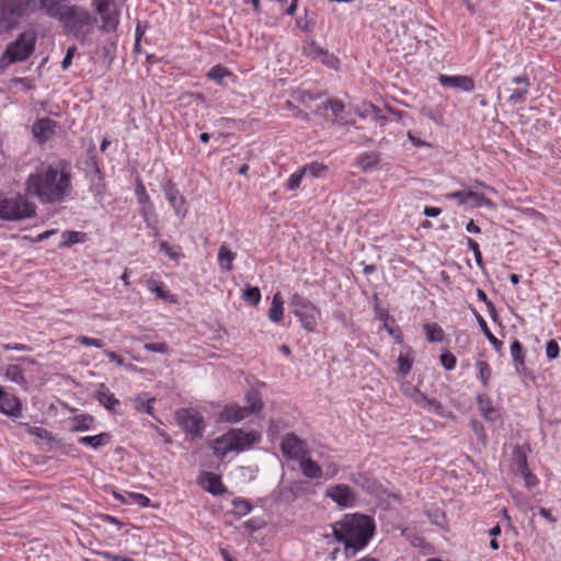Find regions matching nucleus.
I'll return each instance as SVG.
<instances>
[{
    "label": "nucleus",
    "mask_w": 561,
    "mask_h": 561,
    "mask_svg": "<svg viewBox=\"0 0 561 561\" xmlns=\"http://www.w3.org/2000/svg\"><path fill=\"white\" fill-rule=\"evenodd\" d=\"M478 405L482 415L486 421H492L495 416V409L492 405L491 400L488 397L479 396Z\"/></svg>",
    "instance_id": "40"
},
{
    "label": "nucleus",
    "mask_w": 561,
    "mask_h": 561,
    "mask_svg": "<svg viewBox=\"0 0 561 561\" xmlns=\"http://www.w3.org/2000/svg\"><path fill=\"white\" fill-rule=\"evenodd\" d=\"M111 440V435L108 433H100L98 435L92 436H80L78 438V443L89 446L92 449H99L105 445H107Z\"/></svg>",
    "instance_id": "26"
},
{
    "label": "nucleus",
    "mask_w": 561,
    "mask_h": 561,
    "mask_svg": "<svg viewBox=\"0 0 561 561\" xmlns=\"http://www.w3.org/2000/svg\"><path fill=\"white\" fill-rule=\"evenodd\" d=\"M319 62L322 65L331 68V69H337L340 66V60L337 57H335L333 54H330L325 49L322 51L321 57L318 59Z\"/></svg>",
    "instance_id": "47"
},
{
    "label": "nucleus",
    "mask_w": 561,
    "mask_h": 561,
    "mask_svg": "<svg viewBox=\"0 0 561 561\" xmlns=\"http://www.w3.org/2000/svg\"><path fill=\"white\" fill-rule=\"evenodd\" d=\"M35 214L34 206L24 195L0 198V218L3 220H21Z\"/></svg>",
    "instance_id": "6"
},
{
    "label": "nucleus",
    "mask_w": 561,
    "mask_h": 561,
    "mask_svg": "<svg viewBox=\"0 0 561 561\" xmlns=\"http://www.w3.org/2000/svg\"><path fill=\"white\" fill-rule=\"evenodd\" d=\"M47 14L57 18L64 25L67 34L83 41L90 34L93 19L85 9L76 5H65L60 0H41Z\"/></svg>",
    "instance_id": "3"
},
{
    "label": "nucleus",
    "mask_w": 561,
    "mask_h": 561,
    "mask_svg": "<svg viewBox=\"0 0 561 561\" xmlns=\"http://www.w3.org/2000/svg\"><path fill=\"white\" fill-rule=\"evenodd\" d=\"M328 107L332 111V113L337 116L344 111V104L342 101L333 99L329 100Z\"/></svg>",
    "instance_id": "58"
},
{
    "label": "nucleus",
    "mask_w": 561,
    "mask_h": 561,
    "mask_svg": "<svg viewBox=\"0 0 561 561\" xmlns=\"http://www.w3.org/2000/svg\"><path fill=\"white\" fill-rule=\"evenodd\" d=\"M437 80L445 88L460 89L465 92H471L474 90V81L469 76H449L439 73Z\"/></svg>",
    "instance_id": "16"
},
{
    "label": "nucleus",
    "mask_w": 561,
    "mask_h": 561,
    "mask_svg": "<svg viewBox=\"0 0 561 561\" xmlns=\"http://www.w3.org/2000/svg\"><path fill=\"white\" fill-rule=\"evenodd\" d=\"M415 360L414 351L411 346H405L397 358L398 374L405 377L412 369Z\"/></svg>",
    "instance_id": "20"
},
{
    "label": "nucleus",
    "mask_w": 561,
    "mask_h": 561,
    "mask_svg": "<svg viewBox=\"0 0 561 561\" xmlns=\"http://www.w3.org/2000/svg\"><path fill=\"white\" fill-rule=\"evenodd\" d=\"M331 528L334 540L343 545L345 557L352 558L368 546L375 535L376 525L370 516L352 513L344 514Z\"/></svg>",
    "instance_id": "1"
},
{
    "label": "nucleus",
    "mask_w": 561,
    "mask_h": 561,
    "mask_svg": "<svg viewBox=\"0 0 561 561\" xmlns=\"http://www.w3.org/2000/svg\"><path fill=\"white\" fill-rule=\"evenodd\" d=\"M159 249L173 261H178L180 257L183 256L182 249L180 245H171L167 241H160Z\"/></svg>",
    "instance_id": "42"
},
{
    "label": "nucleus",
    "mask_w": 561,
    "mask_h": 561,
    "mask_svg": "<svg viewBox=\"0 0 561 561\" xmlns=\"http://www.w3.org/2000/svg\"><path fill=\"white\" fill-rule=\"evenodd\" d=\"M380 161V153L378 151H369L359 154L356 158L355 165H357L362 171L368 172L375 169Z\"/></svg>",
    "instance_id": "23"
},
{
    "label": "nucleus",
    "mask_w": 561,
    "mask_h": 561,
    "mask_svg": "<svg viewBox=\"0 0 561 561\" xmlns=\"http://www.w3.org/2000/svg\"><path fill=\"white\" fill-rule=\"evenodd\" d=\"M467 205H470L472 207H482V206L491 207L493 205V203L490 198H488L482 193L467 191Z\"/></svg>",
    "instance_id": "36"
},
{
    "label": "nucleus",
    "mask_w": 561,
    "mask_h": 561,
    "mask_svg": "<svg viewBox=\"0 0 561 561\" xmlns=\"http://www.w3.org/2000/svg\"><path fill=\"white\" fill-rule=\"evenodd\" d=\"M198 484L213 495H222L227 492L221 477L211 471H202L197 478Z\"/></svg>",
    "instance_id": "15"
},
{
    "label": "nucleus",
    "mask_w": 561,
    "mask_h": 561,
    "mask_svg": "<svg viewBox=\"0 0 561 561\" xmlns=\"http://www.w3.org/2000/svg\"><path fill=\"white\" fill-rule=\"evenodd\" d=\"M323 50L324 49L316 42H311L304 46L302 53L305 56L318 61Z\"/></svg>",
    "instance_id": "45"
},
{
    "label": "nucleus",
    "mask_w": 561,
    "mask_h": 561,
    "mask_svg": "<svg viewBox=\"0 0 561 561\" xmlns=\"http://www.w3.org/2000/svg\"><path fill=\"white\" fill-rule=\"evenodd\" d=\"M5 377L18 383L22 382L24 379L21 368L16 365H9L5 368Z\"/></svg>",
    "instance_id": "50"
},
{
    "label": "nucleus",
    "mask_w": 561,
    "mask_h": 561,
    "mask_svg": "<svg viewBox=\"0 0 561 561\" xmlns=\"http://www.w3.org/2000/svg\"><path fill=\"white\" fill-rule=\"evenodd\" d=\"M280 450L287 459L296 461L309 454L307 444L295 434H287L283 437Z\"/></svg>",
    "instance_id": "12"
},
{
    "label": "nucleus",
    "mask_w": 561,
    "mask_h": 561,
    "mask_svg": "<svg viewBox=\"0 0 561 561\" xmlns=\"http://www.w3.org/2000/svg\"><path fill=\"white\" fill-rule=\"evenodd\" d=\"M439 363L444 367V369L450 371L456 368L457 357L448 350H445L439 355Z\"/></svg>",
    "instance_id": "43"
},
{
    "label": "nucleus",
    "mask_w": 561,
    "mask_h": 561,
    "mask_svg": "<svg viewBox=\"0 0 561 561\" xmlns=\"http://www.w3.org/2000/svg\"><path fill=\"white\" fill-rule=\"evenodd\" d=\"M511 356L513 364L517 370L525 367L526 351L524 345L518 341L514 340L511 343Z\"/></svg>",
    "instance_id": "28"
},
{
    "label": "nucleus",
    "mask_w": 561,
    "mask_h": 561,
    "mask_svg": "<svg viewBox=\"0 0 561 561\" xmlns=\"http://www.w3.org/2000/svg\"><path fill=\"white\" fill-rule=\"evenodd\" d=\"M237 257V254L232 252L226 243H222L218 251V264L219 266L230 272L232 270V263L234 259Z\"/></svg>",
    "instance_id": "30"
},
{
    "label": "nucleus",
    "mask_w": 561,
    "mask_h": 561,
    "mask_svg": "<svg viewBox=\"0 0 561 561\" xmlns=\"http://www.w3.org/2000/svg\"><path fill=\"white\" fill-rule=\"evenodd\" d=\"M57 123L50 118L37 119V142H45L56 131Z\"/></svg>",
    "instance_id": "25"
},
{
    "label": "nucleus",
    "mask_w": 561,
    "mask_h": 561,
    "mask_svg": "<svg viewBox=\"0 0 561 561\" xmlns=\"http://www.w3.org/2000/svg\"><path fill=\"white\" fill-rule=\"evenodd\" d=\"M298 463L306 478L320 479L323 474L322 468L310 458V453L301 458Z\"/></svg>",
    "instance_id": "22"
},
{
    "label": "nucleus",
    "mask_w": 561,
    "mask_h": 561,
    "mask_svg": "<svg viewBox=\"0 0 561 561\" xmlns=\"http://www.w3.org/2000/svg\"><path fill=\"white\" fill-rule=\"evenodd\" d=\"M306 175L304 174V172H301V168L298 169L297 171H295L293 174L289 175V178L287 179V181L285 183V187L288 191H295V190L299 188V186L302 182V179Z\"/></svg>",
    "instance_id": "44"
},
{
    "label": "nucleus",
    "mask_w": 561,
    "mask_h": 561,
    "mask_svg": "<svg viewBox=\"0 0 561 561\" xmlns=\"http://www.w3.org/2000/svg\"><path fill=\"white\" fill-rule=\"evenodd\" d=\"M245 407L237 404L227 405L220 413L219 421H243L251 416V414L259 413L263 407V400L256 390H249L245 393Z\"/></svg>",
    "instance_id": "5"
},
{
    "label": "nucleus",
    "mask_w": 561,
    "mask_h": 561,
    "mask_svg": "<svg viewBox=\"0 0 561 561\" xmlns=\"http://www.w3.org/2000/svg\"><path fill=\"white\" fill-rule=\"evenodd\" d=\"M327 171H328V165H325L319 161H312L310 163L305 164L301 168V172H304V174L306 176H310V178H314V179L322 176Z\"/></svg>",
    "instance_id": "35"
},
{
    "label": "nucleus",
    "mask_w": 561,
    "mask_h": 561,
    "mask_svg": "<svg viewBox=\"0 0 561 561\" xmlns=\"http://www.w3.org/2000/svg\"><path fill=\"white\" fill-rule=\"evenodd\" d=\"M114 497L123 503H129V500L141 507H147L150 504V499L141 493L129 492L127 497L114 492Z\"/></svg>",
    "instance_id": "34"
},
{
    "label": "nucleus",
    "mask_w": 561,
    "mask_h": 561,
    "mask_svg": "<svg viewBox=\"0 0 561 561\" xmlns=\"http://www.w3.org/2000/svg\"><path fill=\"white\" fill-rule=\"evenodd\" d=\"M476 369L478 371V379L482 383L483 388H488L492 378V368L485 360H477Z\"/></svg>",
    "instance_id": "32"
},
{
    "label": "nucleus",
    "mask_w": 561,
    "mask_h": 561,
    "mask_svg": "<svg viewBox=\"0 0 561 561\" xmlns=\"http://www.w3.org/2000/svg\"><path fill=\"white\" fill-rule=\"evenodd\" d=\"M156 402V398L150 397L149 393L147 392L139 393L133 399L135 410H137L138 412L147 413L149 416L153 419H158L153 411V404Z\"/></svg>",
    "instance_id": "21"
},
{
    "label": "nucleus",
    "mask_w": 561,
    "mask_h": 561,
    "mask_svg": "<svg viewBox=\"0 0 561 561\" xmlns=\"http://www.w3.org/2000/svg\"><path fill=\"white\" fill-rule=\"evenodd\" d=\"M423 329L426 335V340L431 343H439L445 337L443 328L436 322L425 323Z\"/></svg>",
    "instance_id": "31"
},
{
    "label": "nucleus",
    "mask_w": 561,
    "mask_h": 561,
    "mask_svg": "<svg viewBox=\"0 0 561 561\" xmlns=\"http://www.w3.org/2000/svg\"><path fill=\"white\" fill-rule=\"evenodd\" d=\"M233 507L240 515H247L252 510V505L250 504L249 501L240 499L233 501Z\"/></svg>",
    "instance_id": "55"
},
{
    "label": "nucleus",
    "mask_w": 561,
    "mask_h": 561,
    "mask_svg": "<svg viewBox=\"0 0 561 561\" xmlns=\"http://www.w3.org/2000/svg\"><path fill=\"white\" fill-rule=\"evenodd\" d=\"M77 48L75 46H71L68 48L66 56L62 59L61 67L64 70H67L70 65L72 64V58L75 56Z\"/></svg>",
    "instance_id": "59"
},
{
    "label": "nucleus",
    "mask_w": 561,
    "mask_h": 561,
    "mask_svg": "<svg viewBox=\"0 0 561 561\" xmlns=\"http://www.w3.org/2000/svg\"><path fill=\"white\" fill-rule=\"evenodd\" d=\"M35 45V35H21L11 43L0 58V70L7 69L12 62L25 60Z\"/></svg>",
    "instance_id": "7"
},
{
    "label": "nucleus",
    "mask_w": 561,
    "mask_h": 561,
    "mask_svg": "<svg viewBox=\"0 0 561 561\" xmlns=\"http://www.w3.org/2000/svg\"><path fill=\"white\" fill-rule=\"evenodd\" d=\"M96 399L105 409L112 412H117L121 408V401L115 397L108 387L101 383L96 391Z\"/></svg>",
    "instance_id": "19"
},
{
    "label": "nucleus",
    "mask_w": 561,
    "mask_h": 561,
    "mask_svg": "<svg viewBox=\"0 0 561 561\" xmlns=\"http://www.w3.org/2000/svg\"><path fill=\"white\" fill-rule=\"evenodd\" d=\"M473 314H474V318L482 331V333L484 334V336L488 339V341L490 342V344L492 345V347L496 351V352H501L502 351V347H503V343L502 341H500L490 330L486 321L484 320V318L476 310L473 309L472 310Z\"/></svg>",
    "instance_id": "24"
},
{
    "label": "nucleus",
    "mask_w": 561,
    "mask_h": 561,
    "mask_svg": "<svg viewBox=\"0 0 561 561\" xmlns=\"http://www.w3.org/2000/svg\"><path fill=\"white\" fill-rule=\"evenodd\" d=\"M85 240L87 234L84 232L67 230L62 232L58 248H70L76 243H83Z\"/></svg>",
    "instance_id": "29"
},
{
    "label": "nucleus",
    "mask_w": 561,
    "mask_h": 561,
    "mask_svg": "<svg viewBox=\"0 0 561 561\" xmlns=\"http://www.w3.org/2000/svg\"><path fill=\"white\" fill-rule=\"evenodd\" d=\"M242 297L252 306H257L261 301V291L257 287H249L243 291Z\"/></svg>",
    "instance_id": "46"
},
{
    "label": "nucleus",
    "mask_w": 561,
    "mask_h": 561,
    "mask_svg": "<svg viewBox=\"0 0 561 561\" xmlns=\"http://www.w3.org/2000/svg\"><path fill=\"white\" fill-rule=\"evenodd\" d=\"M176 421H203V416L195 410L183 409L176 412Z\"/></svg>",
    "instance_id": "48"
},
{
    "label": "nucleus",
    "mask_w": 561,
    "mask_h": 561,
    "mask_svg": "<svg viewBox=\"0 0 561 561\" xmlns=\"http://www.w3.org/2000/svg\"><path fill=\"white\" fill-rule=\"evenodd\" d=\"M0 412L5 415L18 417L21 412L20 400L0 387Z\"/></svg>",
    "instance_id": "18"
},
{
    "label": "nucleus",
    "mask_w": 561,
    "mask_h": 561,
    "mask_svg": "<svg viewBox=\"0 0 561 561\" xmlns=\"http://www.w3.org/2000/svg\"><path fill=\"white\" fill-rule=\"evenodd\" d=\"M92 5L102 19L101 30L106 33L115 32L121 16L115 0H92Z\"/></svg>",
    "instance_id": "8"
},
{
    "label": "nucleus",
    "mask_w": 561,
    "mask_h": 561,
    "mask_svg": "<svg viewBox=\"0 0 561 561\" xmlns=\"http://www.w3.org/2000/svg\"><path fill=\"white\" fill-rule=\"evenodd\" d=\"M232 76L233 73L221 65L214 66L206 75L208 79L216 81L218 84H222L224 78Z\"/></svg>",
    "instance_id": "38"
},
{
    "label": "nucleus",
    "mask_w": 561,
    "mask_h": 561,
    "mask_svg": "<svg viewBox=\"0 0 561 561\" xmlns=\"http://www.w3.org/2000/svg\"><path fill=\"white\" fill-rule=\"evenodd\" d=\"M105 355L112 363H115L118 366L124 364L123 357L113 351H105Z\"/></svg>",
    "instance_id": "64"
},
{
    "label": "nucleus",
    "mask_w": 561,
    "mask_h": 561,
    "mask_svg": "<svg viewBox=\"0 0 561 561\" xmlns=\"http://www.w3.org/2000/svg\"><path fill=\"white\" fill-rule=\"evenodd\" d=\"M528 445L517 446L513 453L512 470L515 476L524 479L525 486L530 489L539 483L538 478L529 470L527 463Z\"/></svg>",
    "instance_id": "9"
},
{
    "label": "nucleus",
    "mask_w": 561,
    "mask_h": 561,
    "mask_svg": "<svg viewBox=\"0 0 561 561\" xmlns=\"http://www.w3.org/2000/svg\"><path fill=\"white\" fill-rule=\"evenodd\" d=\"M445 198L457 201L459 205H467V191H456L446 193Z\"/></svg>",
    "instance_id": "57"
},
{
    "label": "nucleus",
    "mask_w": 561,
    "mask_h": 561,
    "mask_svg": "<svg viewBox=\"0 0 561 561\" xmlns=\"http://www.w3.org/2000/svg\"><path fill=\"white\" fill-rule=\"evenodd\" d=\"M136 195H137L138 202L141 206L151 204L150 196L147 193L142 183H138V185L136 187Z\"/></svg>",
    "instance_id": "56"
},
{
    "label": "nucleus",
    "mask_w": 561,
    "mask_h": 561,
    "mask_svg": "<svg viewBox=\"0 0 561 561\" xmlns=\"http://www.w3.org/2000/svg\"><path fill=\"white\" fill-rule=\"evenodd\" d=\"M325 496L343 508L353 507L356 503V494L347 484H334L327 489Z\"/></svg>",
    "instance_id": "13"
},
{
    "label": "nucleus",
    "mask_w": 561,
    "mask_h": 561,
    "mask_svg": "<svg viewBox=\"0 0 561 561\" xmlns=\"http://www.w3.org/2000/svg\"><path fill=\"white\" fill-rule=\"evenodd\" d=\"M72 193V167L58 159L37 173V198L46 204H60Z\"/></svg>",
    "instance_id": "2"
},
{
    "label": "nucleus",
    "mask_w": 561,
    "mask_h": 561,
    "mask_svg": "<svg viewBox=\"0 0 561 561\" xmlns=\"http://www.w3.org/2000/svg\"><path fill=\"white\" fill-rule=\"evenodd\" d=\"M560 346L556 340H550L546 344V356L548 359H556L559 357Z\"/></svg>",
    "instance_id": "52"
},
{
    "label": "nucleus",
    "mask_w": 561,
    "mask_h": 561,
    "mask_svg": "<svg viewBox=\"0 0 561 561\" xmlns=\"http://www.w3.org/2000/svg\"><path fill=\"white\" fill-rule=\"evenodd\" d=\"M339 473V466L334 462L327 465L325 467V478L332 479Z\"/></svg>",
    "instance_id": "63"
},
{
    "label": "nucleus",
    "mask_w": 561,
    "mask_h": 561,
    "mask_svg": "<svg viewBox=\"0 0 561 561\" xmlns=\"http://www.w3.org/2000/svg\"><path fill=\"white\" fill-rule=\"evenodd\" d=\"M291 312L298 318L305 330L308 332H314L317 330L321 311L316 305L311 306L310 309H304L302 311L291 310Z\"/></svg>",
    "instance_id": "17"
},
{
    "label": "nucleus",
    "mask_w": 561,
    "mask_h": 561,
    "mask_svg": "<svg viewBox=\"0 0 561 561\" xmlns=\"http://www.w3.org/2000/svg\"><path fill=\"white\" fill-rule=\"evenodd\" d=\"M50 445L55 449L54 450L55 457H61V456H67V457H71V458L80 457V450L72 444L53 443Z\"/></svg>",
    "instance_id": "33"
},
{
    "label": "nucleus",
    "mask_w": 561,
    "mask_h": 561,
    "mask_svg": "<svg viewBox=\"0 0 561 561\" xmlns=\"http://www.w3.org/2000/svg\"><path fill=\"white\" fill-rule=\"evenodd\" d=\"M186 425V430L193 434V437L201 436L203 434L204 427L203 423H184Z\"/></svg>",
    "instance_id": "61"
},
{
    "label": "nucleus",
    "mask_w": 561,
    "mask_h": 561,
    "mask_svg": "<svg viewBox=\"0 0 561 561\" xmlns=\"http://www.w3.org/2000/svg\"><path fill=\"white\" fill-rule=\"evenodd\" d=\"M261 440L256 431L230 430L224 435L209 442V447L216 458L224 460L231 453L240 454L252 448Z\"/></svg>",
    "instance_id": "4"
},
{
    "label": "nucleus",
    "mask_w": 561,
    "mask_h": 561,
    "mask_svg": "<svg viewBox=\"0 0 561 561\" xmlns=\"http://www.w3.org/2000/svg\"><path fill=\"white\" fill-rule=\"evenodd\" d=\"M467 245L472 251L477 265L482 267L483 266V259H482V253L480 251V247H479L478 242L476 240H473L472 238L468 237L467 238Z\"/></svg>",
    "instance_id": "51"
},
{
    "label": "nucleus",
    "mask_w": 561,
    "mask_h": 561,
    "mask_svg": "<svg viewBox=\"0 0 561 561\" xmlns=\"http://www.w3.org/2000/svg\"><path fill=\"white\" fill-rule=\"evenodd\" d=\"M147 288L153 293L158 298L165 301H174L171 295L164 289L162 283H158L154 279L147 280Z\"/></svg>",
    "instance_id": "39"
},
{
    "label": "nucleus",
    "mask_w": 561,
    "mask_h": 561,
    "mask_svg": "<svg viewBox=\"0 0 561 561\" xmlns=\"http://www.w3.org/2000/svg\"><path fill=\"white\" fill-rule=\"evenodd\" d=\"M24 8L15 0H0V33L13 28L22 16Z\"/></svg>",
    "instance_id": "10"
},
{
    "label": "nucleus",
    "mask_w": 561,
    "mask_h": 561,
    "mask_svg": "<svg viewBox=\"0 0 561 561\" xmlns=\"http://www.w3.org/2000/svg\"><path fill=\"white\" fill-rule=\"evenodd\" d=\"M145 350L154 353L165 354L169 351V346L164 342H150L145 344Z\"/></svg>",
    "instance_id": "53"
},
{
    "label": "nucleus",
    "mask_w": 561,
    "mask_h": 561,
    "mask_svg": "<svg viewBox=\"0 0 561 561\" xmlns=\"http://www.w3.org/2000/svg\"><path fill=\"white\" fill-rule=\"evenodd\" d=\"M76 342L84 346H94L98 348L103 347V342L99 339L80 335L76 339Z\"/></svg>",
    "instance_id": "54"
},
{
    "label": "nucleus",
    "mask_w": 561,
    "mask_h": 561,
    "mask_svg": "<svg viewBox=\"0 0 561 561\" xmlns=\"http://www.w3.org/2000/svg\"><path fill=\"white\" fill-rule=\"evenodd\" d=\"M422 114L436 123H442V121H443L442 113L434 112L432 108H426V107L422 108Z\"/></svg>",
    "instance_id": "62"
},
{
    "label": "nucleus",
    "mask_w": 561,
    "mask_h": 561,
    "mask_svg": "<svg viewBox=\"0 0 561 561\" xmlns=\"http://www.w3.org/2000/svg\"><path fill=\"white\" fill-rule=\"evenodd\" d=\"M284 316V300L280 293L273 296L272 304L268 310V319L272 322L278 323L283 320Z\"/></svg>",
    "instance_id": "27"
},
{
    "label": "nucleus",
    "mask_w": 561,
    "mask_h": 561,
    "mask_svg": "<svg viewBox=\"0 0 561 561\" xmlns=\"http://www.w3.org/2000/svg\"><path fill=\"white\" fill-rule=\"evenodd\" d=\"M383 328L396 340V342L398 344L403 343V336L399 329H394V328L390 327L388 323H385Z\"/></svg>",
    "instance_id": "60"
},
{
    "label": "nucleus",
    "mask_w": 561,
    "mask_h": 561,
    "mask_svg": "<svg viewBox=\"0 0 561 561\" xmlns=\"http://www.w3.org/2000/svg\"><path fill=\"white\" fill-rule=\"evenodd\" d=\"M163 192L165 195V198L168 199L169 204L173 208L176 216L184 218L186 216L187 209L185 207L186 199L185 197L180 193L176 185L169 181L163 186Z\"/></svg>",
    "instance_id": "14"
},
{
    "label": "nucleus",
    "mask_w": 561,
    "mask_h": 561,
    "mask_svg": "<svg viewBox=\"0 0 561 561\" xmlns=\"http://www.w3.org/2000/svg\"><path fill=\"white\" fill-rule=\"evenodd\" d=\"M402 393L410 398L415 404L421 408L435 412L437 415L443 416V405L434 399H428L417 387L412 383L405 382L401 386Z\"/></svg>",
    "instance_id": "11"
},
{
    "label": "nucleus",
    "mask_w": 561,
    "mask_h": 561,
    "mask_svg": "<svg viewBox=\"0 0 561 561\" xmlns=\"http://www.w3.org/2000/svg\"><path fill=\"white\" fill-rule=\"evenodd\" d=\"M529 93V88L515 89L508 96V102L512 104L523 103L526 101Z\"/></svg>",
    "instance_id": "49"
},
{
    "label": "nucleus",
    "mask_w": 561,
    "mask_h": 561,
    "mask_svg": "<svg viewBox=\"0 0 561 561\" xmlns=\"http://www.w3.org/2000/svg\"><path fill=\"white\" fill-rule=\"evenodd\" d=\"M289 305L293 310L302 311L304 309H310L314 304L302 295L295 293L289 298Z\"/></svg>",
    "instance_id": "41"
},
{
    "label": "nucleus",
    "mask_w": 561,
    "mask_h": 561,
    "mask_svg": "<svg viewBox=\"0 0 561 561\" xmlns=\"http://www.w3.org/2000/svg\"><path fill=\"white\" fill-rule=\"evenodd\" d=\"M140 215L144 218V221L146 222L148 228H151L154 230V234H158V228H157V220H156V213L153 204L142 205L140 209Z\"/></svg>",
    "instance_id": "37"
}]
</instances>
